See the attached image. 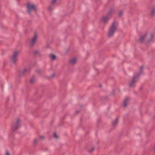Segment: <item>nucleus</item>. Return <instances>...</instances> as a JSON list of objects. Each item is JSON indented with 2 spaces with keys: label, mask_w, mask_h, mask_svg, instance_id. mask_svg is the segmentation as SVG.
Here are the masks:
<instances>
[{
  "label": "nucleus",
  "mask_w": 155,
  "mask_h": 155,
  "mask_svg": "<svg viewBox=\"0 0 155 155\" xmlns=\"http://www.w3.org/2000/svg\"><path fill=\"white\" fill-rule=\"evenodd\" d=\"M76 61V59L75 58H74L71 59L70 61V63L72 64H74Z\"/></svg>",
  "instance_id": "nucleus-9"
},
{
  "label": "nucleus",
  "mask_w": 155,
  "mask_h": 155,
  "mask_svg": "<svg viewBox=\"0 0 155 155\" xmlns=\"http://www.w3.org/2000/svg\"><path fill=\"white\" fill-rule=\"evenodd\" d=\"M21 125V121L19 119H17L15 122L11 124V128L13 130H15L19 127Z\"/></svg>",
  "instance_id": "nucleus-2"
},
{
  "label": "nucleus",
  "mask_w": 155,
  "mask_h": 155,
  "mask_svg": "<svg viewBox=\"0 0 155 155\" xmlns=\"http://www.w3.org/2000/svg\"><path fill=\"white\" fill-rule=\"evenodd\" d=\"M155 14V8H152L150 13L151 15L152 16Z\"/></svg>",
  "instance_id": "nucleus-10"
},
{
  "label": "nucleus",
  "mask_w": 155,
  "mask_h": 155,
  "mask_svg": "<svg viewBox=\"0 0 155 155\" xmlns=\"http://www.w3.org/2000/svg\"><path fill=\"white\" fill-rule=\"evenodd\" d=\"M35 81V79L34 78H31L30 80V81L31 83H34Z\"/></svg>",
  "instance_id": "nucleus-14"
},
{
  "label": "nucleus",
  "mask_w": 155,
  "mask_h": 155,
  "mask_svg": "<svg viewBox=\"0 0 155 155\" xmlns=\"http://www.w3.org/2000/svg\"><path fill=\"white\" fill-rule=\"evenodd\" d=\"M28 11L29 13L34 11L35 12L36 8L35 5L33 4L28 3L27 5Z\"/></svg>",
  "instance_id": "nucleus-4"
},
{
  "label": "nucleus",
  "mask_w": 155,
  "mask_h": 155,
  "mask_svg": "<svg viewBox=\"0 0 155 155\" xmlns=\"http://www.w3.org/2000/svg\"><path fill=\"white\" fill-rule=\"evenodd\" d=\"M44 137H42V136H41V137H40V138H44Z\"/></svg>",
  "instance_id": "nucleus-19"
},
{
  "label": "nucleus",
  "mask_w": 155,
  "mask_h": 155,
  "mask_svg": "<svg viewBox=\"0 0 155 155\" xmlns=\"http://www.w3.org/2000/svg\"><path fill=\"white\" fill-rule=\"evenodd\" d=\"M20 51H16L14 53L13 55L12 58V61L14 63L17 61V57Z\"/></svg>",
  "instance_id": "nucleus-6"
},
{
  "label": "nucleus",
  "mask_w": 155,
  "mask_h": 155,
  "mask_svg": "<svg viewBox=\"0 0 155 155\" xmlns=\"http://www.w3.org/2000/svg\"><path fill=\"white\" fill-rule=\"evenodd\" d=\"M54 137L55 139H57L58 137V135L56 133H54Z\"/></svg>",
  "instance_id": "nucleus-13"
},
{
  "label": "nucleus",
  "mask_w": 155,
  "mask_h": 155,
  "mask_svg": "<svg viewBox=\"0 0 155 155\" xmlns=\"http://www.w3.org/2000/svg\"><path fill=\"white\" fill-rule=\"evenodd\" d=\"M50 58L51 59L54 60L55 59L56 56L54 54H51L50 56Z\"/></svg>",
  "instance_id": "nucleus-11"
},
{
  "label": "nucleus",
  "mask_w": 155,
  "mask_h": 155,
  "mask_svg": "<svg viewBox=\"0 0 155 155\" xmlns=\"http://www.w3.org/2000/svg\"><path fill=\"white\" fill-rule=\"evenodd\" d=\"M153 37V34L149 32H147L140 36L139 41L142 42L146 39H147V42L149 43L152 41Z\"/></svg>",
  "instance_id": "nucleus-1"
},
{
  "label": "nucleus",
  "mask_w": 155,
  "mask_h": 155,
  "mask_svg": "<svg viewBox=\"0 0 155 155\" xmlns=\"http://www.w3.org/2000/svg\"><path fill=\"white\" fill-rule=\"evenodd\" d=\"M5 155H9V153L8 151H6Z\"/></svg>",
  "instance_id": "nucleus-17"
},
{
  "label": "nucleus",
  "mask_w": 155,
  "mask_h": 155,
  "mask_svg": "<svg viewBox=\"0 0 155 155\" xmlns=\"http://www.w3.org/2000/svg\"><path fill=\"white\" fill-rule=\"evenodd\" d=\"M37 35L36 34H35L34 35V37L32 39V40L31 41L30 44L31 45H33L36 41L37 40Z\"/></svg>",
  "instance_id": "nucleus-7"
},
{
  "label": "nucleus",
  "mask_w": 155,
  "mask_h": 155,
  "mask_svg": "<svg viewBox=\"0 0 155 155\" xmlns=\"http://www.w3.org/2000/svg\"><path fill=\"white\" fill-rule=\"evenodd\" d=\"M128 101V100L127 99L125 100L123 103V105L124 106H125L127 104Z\"/></svg>",
  "instance_id": "nucleus-12"
},
{
  "label": "nucleus",
  "mask_w": 155,
  "mask_h": 155,
  "mask_svg": "<svg viewBox=\"0 0 155 155\" xmlns=\"http://www.w3.org/2000/svg\"><path fill=\"white\" fill-rule=\"evenodd\" d=\"M117 25L116 24H113L110 28L108 34L109 37H111L113 35L114 33L116 30Z\"/></svg>",
  "instance_id": "nucleus-3"
},
{
  "label": "nucleus",
  "mask_w": 155,
  "mask_h": 155,
  "mask_svg": "<svg viewBox=\"0 0 155 155\" xmlns=\"http://www.w3.org/2000/svg\"><path fill=\"white\" fill-rule=\"evenodd\" d=\"M48 9L49 10H51L52 9V8H51V7H49L48 8Z\"/></svg>",
  "instance_id": "nucleus-18"
},
{
  "label": "nucleus",
  "mask_w": 155,
  "mask_h": 155,
  "mask_svg": "<svg viewBox=\"0 0 155 155\" xmlns=\"http://www.w3.org/2000/svg\"><path fill=\"white\" fill-rule=\"evenodd\" d=\"M111 12L110 11L109 12L107 15L103 16L101 19V21L104 23L107 22L110 19Z\"/></svg>",
  "instance_id": "nucleus-5"
},
{
  "label": "nucleus",
  "mask_w": 155,
  "mask_h": 155,
  "mask_svg": "<svg viewBox=\"0 0 155 155\" xmlns=\"http://www.w3.org/2000/svg\"><path fill=\"white\" fill-rule=\"evenodd\" d=\"M56 0H52V3L53 4H54L56 2Z\"/></svg>",
  "instance_id": "nucleus-16"
},
{
  "label": "nucleus",
  "mask_w": 155,
  "mask_h": 155,
  "mask_svg": "<svg viewBox=\"0 0 155 155\" xmlns=\"http://www.w3.org/2000/svg\"><path fill=\"white\" fill-rule=\"evenodd\" d=\"M118 121V120L117 119L116 120L113 122V124L114 125H115L116 124Z\"/></svg>",
  "instance_id": "nucleus-15"
},
{
  "label": "nucleus",
  "mask_w": 155,
  "mask_h": 155,
  "mask_svg": "<svg viewBox=\"0 0 155 155\" xmlns=\"http://www.w3.org/2000/svg\"><path fill=\"white\" fill-rule=\"evenodd\" d=\"M136 80V77H134L133 78L132 80L131 81L130 83L129 84V85L130 86H133L135 83Z\"/></svg>",
  "instance_id": "nucleus-8"
}]
</instances>
